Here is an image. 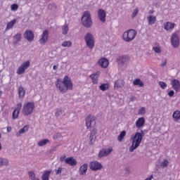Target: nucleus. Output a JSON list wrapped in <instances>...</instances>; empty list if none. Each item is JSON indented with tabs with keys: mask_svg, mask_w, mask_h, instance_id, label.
Instances as JSON below:
<instances>
[{
	"mask_svg": "<svg viewBox=\"0 0 180 180\" xmlns=\"http://www.w3.org/2000/svg\"><path fill=\"white\" fill-rule=\"evenodd\" d=\"M55 85L61 94H67L68 91H72L74 89L72 81L68 75H65L63 80L58 78L55 82Z\"/></svg>",
	"mask_w": 180,
	"mask_h": 180,
	"instance_id": "1",
	"label": "nucleus"
},
{
	"mask_svg": "<svg viewBox=\"0 0 180 180\" xmlns=\"http://www.w3.org/2000/svg\"><path fill=\"white\" fill-rule=\"evenodd\" d=\"M144 137V131L141 130L140 132H136L134 136H132V144L129 148L130 153H133L134 150L140 146L141 141H143V138Z\"/></svg>",
	"mask_w": 180,
	"mask_h": 180,
	"instance_id": "2",
	"label": "nucleus"
},
{
	"mask_svg": "<svg viewBox=\"0 0 180 180\" xmlns=\"http://www.w3.org/2000/svg\"><path fill=\"white\" fill-rule=\"evenodd\" d=\"M137 36V31L136 30L130 29L125 31L122 34V39L124 41L127 43H130L133 41L134 39H136Z\"/></svg>",
	"mask_w": 180,
	"mask_h": 180,
	"instance_id": "3",
	"label": "nucleus"
},
{
	"mask_svg": "<svg viewBox=\"0 0 180 180\" xmlns=\"http://www.w3.org/2000/svg\"><path fill=\"white\" fill-rule=\"evenodd\" d=\"M82 23L84 27H91L92 26V18L91 13L88 11H85L82 17Z\"/></svg>",
	"mask_w": 180,
	"mask_h": 180,
	"instance_id": "4",
	"label": "nucleus"
},
{
	"mask_svg": "<svg viewBox=\"0 0 180 180\" xmlns=\"http://www.w3.org/2000/svg\"><path fill=\"white\" fill-rule=\"evenodd\" d=\"M33 110H34V103L28 102L23 105L22 114L24 116H29L33 113Z\"/></svg>",
	"mask_w": 180,
	"mask_h": 180,
	"instance_id": "5",
	"label": "nucleus"
},
{
	"mask_svg": "<svg viewBox=\"0 0 180 180\" xmlns=\"http://www.w3.org/2000/svg\"><path fill=\"white\" fill-rule=\"evenodd\" d=\"M84 40L89 49H94L95 46V40L94 39V36L92 34H91V32L86 34L84 37Z\"/></svg>",
	"mask_w": 180,
	"mask_h": 180,
	"instance_id": "6",
	"label": "nucleus"
},
{
	"mask_svg": "<svg viewBox=\"0 0 180 180\" xmlns=\"http://www.w3.org/2000/svg\"><path fill=\"white\" fill-rule=\"evenodd\" d=\"M30 67V61L27 60L20 65L16 71V74L18 75H22V74H25V72L27 68Z\"/></svg>",
	"mask_w": 180,
	"mask_h": 180,
	"instance_id": "7",
	"label": "nucleus"
},
{
	"mask_svg": "<svg viewBox=\"0 0 180 180\" xmlns=\"http://www.w3.org/2000/svg\"><path fill=\"white\" fill-rule=\"evenodd\" d=\"M96 124V121L95 117L92 115H88L86 119V126L87 129H92L95 127Z\"/></svg>",
	"mask_w": 180,
	"mask_h": 180,
	"instance_id": "8",
	"label": "nucleus"
},
{
	"mask_svg": "<svg viewBox=\"0 0 180 180\" xmlns=\"http://www.w3.org/2000/svg\"><path fill=\"white\" fill-rule=\"evenodd\" d=\"M90 169L92 171H99V169H102L103 167L102 164L99 163L97 161H93L89 164Z\"/></svg>",
	"mask_w": 180,
	"mask_h": 180,
	"instance_id": "9",
	"label": "nucleus"
},
{
	"mask_svg": "<svg viewBox=\"0 0 180 180\" xmlns=\"http://www.w3.org/2000/svg\"><path fill=\"white\" fill-rule=\"evenodd\" d=\"M171 43L172 45L174 47V49H176V47L179 46V37L178 36V34L174 33L172 35Z\"/></svg>",
	"mask_w": 180,
	"mask_h": 180,
	"instance_id": "10",
	"label": "nucleus"
},
{
	"mask_svg": "<svg viewBox=\"0 0 180 180\" xmlns=\"http://www.w3.org/2000/svg\"><path fill=\"white\" fill-rule=\"evenodd\" d=\"M49 40V30H44L42 34L41 35V38L39 39V43L41 44H46L47 41Z\"/></svg>",
	"mask_w": 180,
	"mask_h": 180,
	"instance_id": "11",
	"label": "nucleus"
},
{
	"mask_svg": "<svg viewBox=\"0 0 180 180\" xmlns=\"http://www.w3.org/2000/svg\"><path fill=\"white\" fill-rule=\"evenodd\" d=\"M98 18L103 23L106 22V11L103 9H99L98 11Z\"/></svg>",
	"mask_w": 180,
	"mask_h": 180,
	"instance_id": "12",
	"label": "nucleus"
},
{
	"mask_svg": "<svg viewBox=\"0 0 180 180\" xmlns=\"http://www.w3.org/2000/svg\"><path fill=\"white\" fill-rule=\"evenodd\" d=\"M20 109H22V103H19L17 105V108H15L13 112V119L15 120L19 117V113H20Z\"/></svg>",
	"mask_w": 180,
	"mask_h": 180,
	"instance_id": "13",
	"label": "nucleus"
},
{
	"mask_svg": "<svg viewBox=\"0 0 180 180\" xmlns=\"http://www.w3.org/2000/svg\"><path fill=\"white\" fill-rule=\"evenodd\" d=\"M113 148L112 147H110L108 148H105L101 150L98 153V157L100 158H102V157H106V155H109L110 153H112Z\"/></svg>",
	"mask_w": 180,
	"mask_h": 180,
	"instance_id": "14",
	"label": "nucleus"
},
{
	"mask_svg": "<svg viewBox=\"0 0 180 180\" xmlns=\"http://www.w3.org/2000/svg\"><path fill=\"white\" fill-rule=\"evenodd\" d=\"M146 124V119L143 117H139L135 122L136 129H141Z\"/></svg>",
	"mask_w": 180,
	"mask_h": 180,
	"instance_id": "15",
	"label": "nucleus"
},
{
	"mask_svg": "<svg viewBox=\"0 0 180 180\" xmlns=\"http://www.w3.org/2000/svg\"><path fill=\"white\" fill-rule=\"evenodd\" d=\"M98 64L101 68H108V67H109V60L105 58H102L98 60Z\"/></svg>",
	"mask_w": 180,
	"mask_h": 180,
	"instance_id": "16",
	"label": "nucleus"
},
{
	"mask_svg": "<svg viewBox=\"0 0 180 180\" xmlns=\"http://www.w3.org/2000/svg\"><path fill=\"white\" fill-rule=\"evenodd\" d=\"M25 39H27L28 41H33L34 40V34L32 30H27L24 34Z\"/></svg>",
	"mask_w": 180,
	"mask_h": 180,
	"instance_id": "17",
	"label": "nucleus"
},
{
	"mask_svg": "<svg viewBox=\"0 0 180 180\" xmlns=\"http://www.w3.org/2000/svg\"><path fill=\"white\" fill-rule=\"evenodd\" d=\"M172 86L175 92H179L180 90V82L179 80L174 79L171 82Z\"/></svg>",
	"mask_w": 180,
	"mask_h": 180,
	"instance_id": "18",
	"label": "nucleus"
},
{
	"mask_svg": "<svg viewBox=\"0 0 180 180\" xmlns=\"http://www.w3.org/2000/svg\"><path fill=\"white\" fill-rule=\"evenodd\" d=\"M65 162V164H68V165H70V167H75V165L78 164L77 160H75L73 157L66 158Z\"/></svg>",
	"mask_w": 180,
	"mask_h": 180,
	"instance_id": "19",
	"label": "nucleus"
},
{
	"mask_svg": "<svg viewBox=\"0 0 180 180\" xmlns=\"http://www.w3.org/2000/svg\"><path fill=\"white\" fill-rule=\"evenodd\" d=\"M100 74H101V72H96V73L90 75V78L92 79L93 84L94 85H96L98 84Z\"/></svg>",
	"mask_w": 180,
	"mask_h": 180,
	"instance_id": "20",
	"label": "nucleus"
},
{
	"mask_svg": "<svg viewBox=\"0 0 180 180\" xmlns=\"http://www.w3.org/2000/svg\"><path fill=\"white\" fill-rule=\"evenodd\" d=\"M123 86H124V80L119 79L115 82L114 88L115 89H120V88H123Z\"/></svg>",
	"mask_w": 180,
	"mask_h": 180,
	"instance_id": "21",
	"label": "nucleus"
},
{
	"mask_svg": "<svg viewBox=\"0 0 180 180\" xmlns=\"http://www.w3.org/2000/svg\"><path fill=\"white\" fill-rule=\"evenodd\" d=\"M129 61H130V59H129V57H127V56H120L117 60V63H118V64H122V65L127 64V63H129Z\"/></svg>",
	"mask_w": 180,
	"mask_h": 180,
	"instance_id": "22",
	"label": "nucleus"
},
{
	"mask_svg": "<svg viewBox=\"0 0 180 180\" xmlns=\"http://www.w3.org/2000/svg\"><path fill=\"white\" fill-rule=\"evenodd\" d=\"M174 27H175V23L174 22H167L164 24V29L167 30V32L174 30Z\"/></svg>",
	"mask_w": 180,
	"mask_h": 180,
	"instance_id": "23",
	"label": "nucleus"
},
{
	"mask_svg": "<svg viewBox=\"0 0 180 180\" xmlns=\"http://www.w3.org/2000/svg\"><path fill=\"white\" fill-rule=\"evenodd\" d=\"M86 171H88V164H84L79 169V175H86Z\"/></svg>",
	"mask_w": 180,
	"mask_h": 180,
	"instance_id": "24",
	"label": "nucleus"
},
{
	"mask_svg": "<svg viewBox=\"0 0 180 180\" xmlns=\"http://www.w3.org/2000/svg\"><path fill=\"white\" fill-rule=\"evenodd\" d=\"M15 25H16V19H13L11 21L7 22V25L4 32H8V30L13 29V26H15Z\"/></svg>",
	"mask_w": 180,
	"mask_h": 180,
	"instance_id": "25",
	"label": "nucleus"
},
{
	"mask_svg": "<svg viewBox=\"0 0 180 180\" xmlns=\"http://www.w3.org/2000/svg\"><path fill=\"white\" fill-rule=\"evenodd\" d=\"M29 130V125H25L23 127V128L20 129L17 133H16V136L17 137H20L22 134H25L26 131Z\"/></svg>",
	"mask_w": 180,
	"mask_h": 180,
	"instance_id": "26",
	"label": "nucleus"
},
{
	"mask_svg": "<svg viewBox=\"0 0 180 180\" xmlns=\"http://www.w3.org/2000/svg\"><path fill=\"white\" fill-rule=\"evenodd\" d=\"M18 92L20 99H23L25 98V95H26V92L25 91V89L22 85L19 86Z\"/></svg>",
	"mask_w": 180,
	"mask_h": 180,
	"instance_id": "27",
	"label": "nucleus"
},
{
	"mask_svg": "<svg viewBox=\"0 0 180 180\" xmlns=\"http://www.w3.org/2000/svg\"><path fill=\"white\" fill-rule=\"evenodd\" d=\"M96 134V129L94 128V131L92 133H91L90 136H89V144L92 146L94 144V142L96 140V136L95 134Z\"/></svg>",
	"mask_w": 180,
	"mask_h": 180,
	"instance_id": "28",
	"label": "nucleus"
},
{
	"mask_svg": "<svg viewBox=\"0 0 180 180\" xmlns=\"http://www.w3.org/2000/svg\"><path fill=\"white\" fill-rule=\"evenodd\" d=\"M147 20L148 22V25H154L155 22H157V17L153 15H149L147 17Z\"/></svg>",
	"mask_w": 180,
	"mask_h": 180,
	"instance_id": "29",
	"label": "nucleus"
},
{
	"mask_svg": "<svg viewBox=\"0 0 180 180\" xmlns=\"http://www.w3.org/2000/svg\"><path fill=\"white\" fill-rule=\"evenodd\" d=\"M133 85L134 86H139L141 88H143V86H144V82H143V81H141V79H136L133 81Z\"/></svg>",
	"mask_w": 180,
	"mask_h": 180,
	"instance_id": "30",
	"label": "nucleus"
},
{
	"mask_svg": "<svg viewBox=\"0 0 180 180\" xmlns=\"http://www.w3.org/2000/svg\"><path fill=\"white\" fill-rule=\"evenodd\" d=\"M110 86V85L109 84V83H103L100 85L99 88L101 91L105 92V91H108V89H109Z\"/></svg>",
	"mask_w": 180,
	"mask_h": 180,
	"instance_id": "31",
	"label": "nucleus"
},
{
	"mask_svg": "<svg viewBox=\"0 0 180 180\" xmlns=\"http://www.w3.org/2000/svg\"><path fill=\"white\" fill-rule=\"evenodd\" d=\"M172 117L174 120V122H178L180 120V111L179 110H176L174 112Z\"/></svg>",
	"mask_w": 180,
	"mask_h": 180,
	"instance_id": "32",
	"label": "nucleus"
},
{
	"mask_svg": "<svg viewBox=\"0 0 180 180\" xmlns=\"http://www.w3.org/2000/svg\"><path fill=\"white\" fill-rule=\"evenodd\" d=\"M50 174H51V170L45 171L42 175V180H49V178L50 176Z\"/></svg>",
	"mask_w": 180,
	"mask_h": 180,
	"instance_id": "33",
	"label": "nucleus"
},
{
	"mask_svg": "<svg viewBox=\"0 0 180 180\" xmlns=\"http://www.w3.org/2000/svg\"><path fill=\"white\" fill-rule=\"evenodd\" d=\"M125 136H126V131H121L117 137L118 141H122L123 139H124Z\"/></svg>",
	"mask_w": 180,
	"mask_h": 180,
	"instance_id": "34",
	"label": "nucleus"
},
{
	"mask_svg": "<svg viewBox=\"0 0 180 180\" xmlns=\"http://www.w3.org/2000/svg\"><path fill=\"white\" fill-rule=\"evenodd\" d=\"M50 141L49 139H42L38 142V146L39 147H43L44 146H46L47 143H49Z\"/></svg>",
	"mask_w": 180,
	"mask_h": 180,
	"instance_id": "35",
	"label": "nucleus"
},
{
	"mask_svg": "<svg viewBox=\"0 0 180 180\" xmlns=\"http://www.w3.org/2000/svg\"><path fill=\"white\" fill-rule=\"evenodd\" d=\"M168 165H169V162L167 159L163 160V161L160 163L161 168H167Z\"/></svg>",
	"mask_w": 180,
	"mask_h": 180,
	"instance_id": "36",
	"label": "nucleus"
},
{
	"mask_svg": "<svg viewBox=\"0 0 180 180\" xmlns=\"http://www.w3.org/2000/svg\"><path fill=\"white\" fill-rule=\"evenodd\" d=\"M72 42L71 41H65L62 43V47H71Z\"/></svg>",
	"mask_w": 180,
	"mask_h": 180,
	"instance_id": "37",
	"label": "nucleus"
},
{
	"mask_svg": "<svg viewBox=\"0 0 180 180\" xmlns=\"http://www.w3.org/2000/svg\"><path fill=\"white\" fill-rule=\"evenodd\" d=\"M0 165H9V162L8 159L0 158Z\"/></svg>",
	"mask_w": 180,
	"mask_h": 180,
	"instance_id": "38",
	"label": "nucleus"
},
{
	"mask_svg": "<svg viewBox=\"0 0 180 180\" xmlns=\"http://www.w3.org/2000/svg\"><path fill=\"white\" fill-rule=\"evenodd\" d=\"M29 178L32 180H34L36 179V174H34V172L30 171L28 172Z\"/></svg>",
	"mask_w": 180,
	"mask_h": 180,
	"instance_id": "39",
	"label": "nucleus"
},
{
	"mask_svg": "<svg viewBox=\"0 0 180 180\" xmlns=\"http://www.w3.org/2000/svg\"><path fill=\"white\" fill-rule=\"evenodd\" d=\"M20 39H22V34L20 33L16 34L14 37V40L16 41L17 42L20 41Z\"/></svg>",
	"mask_w": 180,
	"mask_h": 180,
	"instance_id": "40",
	"label": "nucleus"
},
{
	"mask_svg": "<svg viewBox=\"0 0 180 180\" xmlns=\"http://www.w3.org/2000/svg\"><path fill=\"white\" fill-rule=\"evenodd\" d=\"M63 34H67L68 33V25H63L62 27Z\"/></svg>",
	"mask_w": 180,
	"mask_h": 180,
	"instance_id": "41",
	"label": "nucleus"
},
{
	"mask_svg": "<svg viewBox=\"0 0 180 180\" xmlns=\"http://www.w3.org/2000/svg\"><path fill=\"white\" fill-rule=\"evenodd\" d=\"M19 9V6L17 4H13L11 6V10L13 11H16Z\"/></svg>",
	"mask_w": 180,
	"mask_h": 180,
	"instance_id": "42",
	"label": "nucleus"
},
{
	"mask_svg": "<svg viewBox=\"0 0 180 180\" xmlns=\"http://www.w3.org/2000/svg\"><path fill=\"white\" fill-rule=\"evenodd\" d=\"M153 51H155V53H161V51H162L160 46H154L153 48Z\"/></svg>",
	"mask_w": 180,
	"mask_h": 180,
	"instance_id": "43",
	"label": "nucleus"
},
{
	"mask_svg": "<svg viewBox=\"0 0 180 180\" xmlns=\"http://www.w3.org/2000/svg\"><path fill=\"white\" fill-rule=\"evenodd\" d=\"M159 85H160V88H162V89H166L167 86V83H165L164 82H160Z\"/></svg>",
	"mask_w": 180,
	"mask_h": 180,
	"instance_id": "44",
	"label": "nucleus"
},
{
	"mask_svg": "<svg viewBox=\"0 0 180 180\" xmlns=\"http://www.w3.org/2000/svg\"><path fill=\"white\" fill-rule=\"evenodd\" d=\"M63 113V110H61V109L58 108L56 109V112L55 113V116L56 117H58V116H60V115Z\"/></svg>",
	"mask_w": 180,
	"mask_h": 180,
	"instance_id": "45",
	"label": "nucleus"
},
{
	"mask_svg": "<svg viewBox=\"0 0 180 180\" xmlns=\"http://www.w3.org/2000/svg\"><path fill=\"white\" fill-rule=\"evenodd\" d=\"M139 115H146V108H141L139 110Z\"/></svg>",
	"mask_w": 180,
	"mask_h": 180,
	"instance_id": "46",
	"label": "nucleus"
},
{
	"mask_svg": "<svg viewBox=\"0 0 180 180\" xmlns=\"http://www.w3.org/2000/svg\"><path fill=\"white\" fill-rule=\"evenodd\" d=\"M137 13H139V10L136 8L131 15V18H136V16H137Z\"/></svg>",
	"mask_w": 180,
	"mask_h": 180,
	"instance_id": "47",
	"label": "nucleus"
},
{
	"mask_svg": "<svg viewBox=\"0 0 180 180\" xmlns=\"http://www.w3.org/2000/svg\"><path fill=\"white\" fill-rule=\"evenodd\" d=\"M56 174L58 175V174H61V172H63V168L58 167V169L56 170Z\"/></svg>",
	"mask_w": 180,
	"mask_h": 180,
	"instance_id": "48",
	"label": "nucleus"
},
{
	"mask_svg": "<svg viewBox=\"0 0 180 180\" xmlns=\"http://www.w3.org/2000/svg\"><path fill=\"white\" fill-rule=\"evenodd\" d=\"M167 65V59L162 61V63L160 64L161 67H165Z\"/></svg>",
	"mask_w": 180,
	"mask_h": 180,
	"instance_id": "49",
	"label": "nucleus"
},
{
	"mask_svg": "<svg viewBox=\"0 0 180 180\" xmlns=\"http://www.w3.org/2000/svg\"><path fill=\"white\" fill-rule=\"evenodd\" d=\"M168 95L171 97V96H174V95H175V92L174 91V90L170 91L168 93Z\"/></svg>",
	"mask_w": 180,
	"mask_h": 180,
	"instance_id": "50",
	"label": "nucleus"
},
{
	"mask_svg": "<svg viewBox=\"0 0 180 180\" xmlns=\"http://www.w3.org/2000/svg\"><path fill=\"white\" fill-rule=\"evenodd\" d=\"M65 158H66L65 155H62V156L60 157V161L61 162H63V161H65Z\"/></svg>",
	"mask_w": 180,
	"mask_h": 180,
	"instance_id": "51",
	"label": "nucleus"
},
{
	"mask_svg": "<svg viewBox=\"0 0 180 180\" xmlns=\"http://www.w3.org/2000/svg\"><path fill=\"white\" fill-rule=\"evenodd\" d=\"M11 131H12V127H7V131L9 133V132H11Z\"/></svg>",
	"mask_w": 180,
	"mask_h": 180,
	"instance_id": "52",
	"label": "nucleus"
},
{
	"mask_svg": "<svg viewBox=\"0 0 180 180\" xmlns=\"http://www.w3.org/2000/svg\"><path fill=\"white\" fill-rule=\"evenodd\" d=\"M153 175L150 176L148 178L146 179L145 180H151L153 179Z\"/></svg>",
	"mask_w": 180,
	"mask_h": 180,
	"instance_id": "53",
	"label": "nucleus"
},
{
	"mask_svg": "<svg viewBox=\"0 0 180 180\" xmlns=\"http://www.w3.org/2000/svg\"><path fill=\"white\" fill-rule=\"evenodd\" d=\"M149 15H153V13H154V10H150L149 11Z\"/></svg>",
	"mask_w": 180,
	"mask_h": 180,
	"instance_id": "54",
	"label": "nucleus"
},
{
	"mask_svg": "<svg viewBox=\"0 0 180 180\" xmlns=\"http://www.w3.org/2000/svg\"><path fill=\"white\" fill-rule=\"evenodd\" d=\"M57 68H58V66H57V65H53V70H57Z\"/></svg>",
	"mask_w": 180,
	"mask_h": 180,
	"instance_id": "55",
	"label": "nucleus"
},
{
	"mask_svg": "<svg viewBox=\"0 0 180 180\" xmlns=\"http://www.w3.org/2000/svg\"><path fill=\"white\" fill-rule=\"evenodd\" d=\"M0 96H2V91H0Z\"/></svg>",
	"mask_w": 180,
	"mask_h": 180,
	"instance_id": "56",
	"label": "nucleus"
},
{
	"mask_svg": "<svg viewBox=\"0 0 180 180\" xmlns=\"http://www.w3.org/2000/svg\"><path fill=\"white\" fill-rule=\"evenodd\" d=\"M1 148H2V145H1V143H0V150H1Z\"/></svg>",
	"mask_w": 180,
	"mask_h": 180,
	"instance_id": "57",
	"label": "nucleus"
},
{
	"mask_svg": "<svg viewBox=\"0 0 180 180\" xmlns=\"http://www.w3.org/2000/svg\"><path fill=\"white\" fill-rule=\"evenodd\" d=\"M0 139H1V134H0Z\"/></svg>",
	"mask_w": 180,
	"mask_h": 180,
	"instance_id": "58",
	"label": "nucleus"
}]
</instances>
